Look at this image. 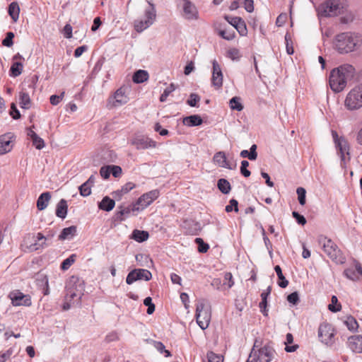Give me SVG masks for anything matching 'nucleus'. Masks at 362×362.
<instances>
[{
  "label": "nucleus",
  "mask_w": 362,
  "mask_h": 362,
  "mask_svg": "<svg viewBox=\"0 0 362 362\" xmlns=\"http://www.w3.org/2000/svg\"><path fill=\"white\" fill-rule=\"evenodd\" d=\"M355 74V68L349 64H342L332 69L329 77L330 88L334 93L342 91L347 83L354 78Z\"/></svg>",
  "instance_id": "f257e3e1"
},
{
  "label": "nucleus",
  "mask_w": 362,
  "mask_h": 362,
  "mask_svg": "<svg viewBox=\"0 0 362 362\" xmlns=\"http://www.w3.org/2000/svg\"><path fill=\"white\" fill-rule=\"evenodd\" d=\"M362 45V35L358 33L344 32L336 35L334 49L340 54H347L358 49Z\"/></svg>",
  "instance_id": "f03ea898"
},
{
  "label": "nucleus",
  "mask_w": 362,
  "mask_h": 362,
  "mask_svg": "<svg viewBox=\"0 0 362 362\" xmlns=\"http://www.w3.org/2000/svg\"><path fill=\"white\" fill-rule=\"evenodd\" d=\"M347 7L346 0H327L318 6L317 11L321 17H333L345 12Z\"/></svg>",
  "instance_id": "7ed1b4c3"
},
{
  "label": "nucleus",
  "mask_w": 362,
  "mask_h": 362,
  "mask_svg": "<svg viewBox=\"0 0 362 362\" xmlns=\"http://www.w3.org/2000/svg\"><path fill=\"white\" fill-rule=\"evenodd\" d=\"M317 242L325 253L336 264H343L346 258L337 245L330 238L320 235L318 237Z\"/></svg>",
  "instance_id": "20e7f679"
},
{
  "label": "nucleus",
  "mask_w": 362,
  "mask_h": 362,
  "mask_svg": "<svg viewBox=\"0 0 362 362\" xmlns=\"http://www.w3.org/2000/svg\"><path fill=\"white\" fill-rule=\"evenodd\" d=\"M257 339H255L253 347L250 351V357L255 362H271L274 358L276 351L272 345V342H267L260 346Z\"/></svg>",
  "instance_id": "39448f33"
},
{
  "label": "nucleus",
  "mask_w": 362,
  "mask_h": 362,
  "mask_svg": "<svg viewBox=\"0 0 362 362\" xmlns=\"http://www.w3.org/2000/svg\"><path fill=\"white\" fill-rule=\"evenodd\" d=\"M344 105L349 110H358L362 107V83L356 86L348 93Z\"/></svg>",
  "instance_id": "423d86ee"
},
{
  "label": "nucleus",
  "mask_w": 362,
  "mask_h": 362,
  "mask_svg": "<svg viewBox=\"0 0 362 362\" xmlns=\"http://www.w3.org/2000/svg\"><path fill=\"white\" fill-rule=\"evenodd\" d=\"M149 6L145 10L144 20H136L134 21V29L138 33H141L149 28L155 21L156 11L155 6L150 1H148Z\"/></svg>",
  "instance_id": "0eeeda50"
},
{
  "label": "nucleus",
  "mask_w": 362,
  "mask_h": 362,
  "mask_svg": "<svg viewBox=\"0 0 362 362\" xmlns=\"http://www.w3.org/2000/svg\"><path fill=\"white\" fill-rule=\"evenodd\" d=\"M66 294L65 298L67 301H71L76 298L79 300L83 295V286L78 278L71 276L68 284L66 286Z\"/></svg>",
  "instance_id": "6e6552de"
},
{
  "label": "nucleus",
  "mask_w": 362,
  "mask_h": 362,
  "mask_svg": "<svg viewBox=\"0 0 362 362\" xmlns=\"http://www.w3.org/2000/svg\"><path fill=\"white\" fill-rule=\"evenodd\" d=\"M206 305L203 300L199 301L196 305V320L198 325L205 329L209 327L211 320L210 310L205 308Z\"/></svg>",
  "instance_id": "1a4fd4ad"
},
{
  "label": "nucleus",
  "mask_w": 362,
  "mask_h": 362,
  "mask_svg": "<svg viewBox=\"0 0 362 362\" xmlns=\"http://www.w3.org/2000/svg\"><path fill=\"white\" fill-rule=\"evenodd\" d=\"M334 329L331 324L324 322L318 328V338L327 346H332L334 342Z\"/></svg>",
  "instance_id": "9d476101"
},
{
  "label": "nucleus",
  "mask_w": 362,
  "mask_h": 362,
  "mask_svg": "<svg viewBox=\"0 0 362 362\" xmlns=\"http://www.w3.org/2000/svg\"><path fill=\"white\" fill-rule=\"evenodd\" d=\"M152 278V274L150 271L145 269H134L132 270L127 276L126 282L131 285L138 280L149 281Z\"/></svg>",
  "instance_id": "9b49d317"
},
{
  "label": "nucleus",
  "mask_w": 362,
  "mask_h": 362,
  "mask_svg": "<svg viewBox=\"0 0 362 362\" xmlns=\"http://www.w3.org/2000/svg\"><path fill=\"white\" fill-rule=\"evenodd\" d=\"M8 296L13 306H30L32 304L30 296L23 293L19 290L11 291Z\"/></svg>",
  "instance_id": "f8f14e48"
},
{
  "label": "nucleus",
  "mask_w": 362,
  "mask_h": 362,
  "mask_svg": "<svg viewBox=\"0 0 362 362\" xmlns=\"http://www.w3.org/2000/svg\"><path fill=\"white\" fill-rule=\"evenodd\" d=\"M160 196V191L157 189L151 190L148 192L143 194L137 199L136 204L139 209L143 211L146 207L150 206L158 197Z\"/></svg>",
  "instance_id": "ddd939ff"
},
{
  "label": "nucleus",
  "mask_w": 362,
  "mask_h": 362,
  "mask_svg": "<svg viewBox=\"0 0 362 362\" xmlns=\"http://www.w3.org/2000/svg\"><path fill=\"white\" fill-rule=\"evenodd\" d=\"M128 97L125 94V88L120 87L108 99L107 105L117 107L122 105L128 102Z\"/></svg>",
  "instance_id": "4468645a"
},
{
  "label": "nucleus",
  "mask_w": 362,
  "mask_h": 362,
  "mask_svg": "<svg viewBox=\"0 0 362 362\" xmlns=\"http://www.w3.org/2000/svg\"><path fill=\"white\" fill-rule=\"evenodd\" d=\"M213 65V72L211 76V84L215 88L218 89L223 86V74L220 65L216 62V60H214L212 62Z\"/></svg>",
  "instance_id": "2eb2a0df"
},
{
  "label": "nucleus",
  "mask_w": 362,
  "mask_h": 362,
  "mask_svg": "<svg viewBox=\"0 0 362 362\" xmlns=\"http://www.w3.org/2000/svg\"><path fill=\"white\" fill-rule=\"evenodd\" d=\"M131 144L134 146L138 150L156 146V142L144 136H136L131 141Z\"/></svg>",
  "instance_id": "dca6fc26"
},
{
  "label": "nucleus",
  "mask_w": 362,
  "mask_h": 362,
  "mask_svg": "<svg viewBox=\"0 0 362 362\" xmlns=\"http://www.w3.org/2000/svg\"><path fill=\"white\" fill-rule=\"evenodd\" d=\"M185 18L188 20H195L198 18V11L195 6L189 0H182Z\"/></svg>",
  "instance_id": "f3484780"
},
{
  "label": "nucleus",
  "mask_w": 362,
  "mask_h": 362,
  "mask_svg": "<svg viewBox=\"0 0 362 362\" xmlns=\"http://www.w3.org/2000/svg\"><path fill=\"white\" fill-rule=\"evenodd\" d=\"M11 133L0 136V155L11 151L13 148Z\"/></svg>",
  "instance_id": "a211bd4d"
},
{
  "label": "nucleus",
  "mask_w": 362,
  "mask_h": 362,
  "mask_svg": "<svg viewBox=\"0 0 362 362\" xmlns=\"http://www.w3.org/2000/svg\"><path fill=\"white\" fill-rule=\"evenodd\" d=\"M348 346L353 352L362 353V335H354L349 337Z\"/></svg>",
  "instance_id": "6ab92c4d"
},
{
  "label": "nucleus",
  "mask_w": 362,
  "mask_h": 362,
  "mask_svg": "<svg viewBox=\"0 0 362 362\" xmlns=\"http://www.w3.org/2000/svg\"><path fill=\"white\" fill-rule=\"evenodd\" d=\"M213 160L219 167L230 170H233L236 168V164H235L234 166H231L230 163L227 161L226 154L223 151L216 153L213 157Z\"/></svg>",
  "instance_id": "aec40b11"
},
{
  "label": "nucleus",
  "mask_w": 362,
  "mask_h": 362,
  "mask_svg": "<svg viewBox=\"0 0 362 362\" xmlns=\"http://www.w3.org/2000/svg\"><path fill=\"white\" fill-rule=\"evenodd\" d=\"M335 146L341 161H344L345 154L349 155V146L347 141L344 137H341V139Z\"/></svg>",
  "instance_id": "412c9836"
},
{
  "label": "nucleus",
  "mask_w": 362,
  "mask_h": 362,
  "mask_svg": "<svg viewBox=\"0 0 362 362\" xmlns=\"http://www.w3.org/2000/svg\"><path fill=\"white\" fill-rule=\"evenodd\" d=\"M182 123L187 127H197L203 123L202 118L198 115H192L183 118Z\"/></svg>",
  "instance_id": "4be33fe9"
},
{
  "label": "nucleus",
  "mask_w": 362,
  "mask_h": 362,
  "mask_svg": "<svg viewBox=\"0 0 362 362\" xmlns=\"http://www.w3.org/2000/svg\"><path fill=\"white\" fill-rule=\"evenodd\" d=\"M55 233L52 231H49L45 236V241L42 242L41 243H35L34 244L30 245V250H37L39 249H42L51 245V240L54 236Z\"/></svg>",
  "instance_id": "5701e85b"
},
{
  "label": "nucleus",
  "mask_w": 362,
  "mask_h": 362,
  "mask_svg": "<svg viewBox=\"0 0 362 362\" xmlns=\"http://www.w3.org/2000/svg\"><path fill=\"white\" fill-rule=\"evenodd\" d=\"M51 199V193L45 192L42 193L37 200V208L40 211H42L47 208Z\"/></svg>",
  "instance_id": "b1692460"
},
{
  "label": "nucleus",
  "mask_w": 362,
  "mask_h": 362,
  "mask_svg": "<svg viewBox=\"0 0 362 362\" xmlns=\"http://www.w3.org/2000/svg\"><path fill=\"white\" fill-rule=\"evenodd\" d=\"M68 204L65 199H62L56 206V216L59 218L64 219L67 215Z\"/></svg>",
  "instance_id": "393cba45"
},
{
  "label": "nucleus",
  "mask_w": 362,
  "mask_h": 362,
  "mask_svg": "<svg viewBox=\"0 0 362 362\" xmlns=\"http://www.w3.org/2000/svg\"><path fill=\"white\" fill-rule=\"evenodd\" d=\"M37 286L40 287L45 296L49 293L48 278L45 274H39L36 279Z\"/></svg>",
  "instance_id": "a878e982"
},
{
  "label": "nucleus",
  "mask_w": 362,
  "mask_h": 362,
  "mask_svg": "<svg viewBox=\"0 0 362 362\" xmlns=\"http://www.w3.org/2000/svg\"><path fill=\"white\" fill-rule=\"evenodd\" d=\"M115 205L114 199L105 196L103 198L102 201L98 203V208L105 211H110L113 209Z\"/></svg>",
  "instance_id": "bb28decb"
},
{
  "label": "nucleus",
  "mask_w": 362,
  "mask_h": 362,
  "mask_svg": "<svg viewBox=\"0 0 362 362\" xmlns=\"http://www.w3.org/2000/svg\"><path fill=\"white\" fill-rule=\"evenodd\" d=\"M77 228L75 226H71L64 228L60 235H59V240H69L71 239L76 235Z\"/></svg>",
  "instance_id": "cd10ccee"
},
{
  "label": "nucleus",
  "mask_w": 362,
  "mask_h": 362,
  "mask_svg": "<svg viewBox=\"0 0 362 362\" xmlns=\"http://www.w3.org/2000/svg\"><path fill=\"white\" fill-rule=\"evenodd\" d=\"M149 234L148 231L135 229L131 234V238L138 243H143L148 240Z\"/></svg>",
  "instance_id": "c85d7f7f"
},
{
  "label": "nucleus",
  "mask_w": 362,
  "mask_h": 362,
  "mask_svg": "<svg viewBox=\"0 0 362 362\" xmlns=\"http://www.w3.org/2000/svg\"><path fill=\"white\" fill-rule=\"evenodd\" d=\"M19 105L23 109L28 110L31 107V100L28 93L22 90L19 93Z\"/></svg>",
  "instance_id": "c756f323"
},
{
  "label": "nucleus",
  "mask_w": 362,
  "mask_h": 362,
  "mask_svg": "<svg viewBox=\"0 0 362 362\" xmlns=\"http://www.w3.org/2000/svg\"><path fill=\"white\" fill-rule=\"evenodd\" d=\"M149 75L147 71L139 69L134 72L132 80L135 83H141L148 79Z\"/></svg>",
  "instance_id": "7c9ffc66"
},
{
  "label": "nucleus",
  "mask_w": 362,
  "mask_h": 362,
  "mask_svg": "<svg viewBox=\"0 0 362 362\" xmlns=\"http://www.w3.org/2000/svg\"><path fill=\"white\" fill-rule=\"evenodd\" d=\"M8 13L11 18H12V20L14 22H16L19 18L20 13V7L18 6V4L16 1L11 3L8 5Z\"/></svg>",
  "instance_id": "2f4dec72"
},
{
  "label": "nucleus",
  "mask_w": 362,
  "mask_h": 362,
  "mask_svg": "<svg viewBox=\"0 0 362 362\" xmlns=\"http://www.w3.org/2000/svg\"><path fill=\"white\" fill-rule=\"evenodd\" d=\"M118 209H122L126 218L129 217L132 213L134 215L135 213L141 211L138 204H136V202L132 203L127 206L121 205L118 206Z\"/></svg>",
  "instance_id": "473e14b6"
},
{
  "label": "nucleus",
  "mask_w": 362,
  "mask_h": 362,
  "mask_svg": "<svg viewBox=\"0 0 362 362\" xmlns=\"http://www.w3.org/2000/svg\"><path fill=\"white\" fill-rule=\"evenodd\" d=\"M274 270L276 273V275L278 276V285L281 288H286L288 285V281L286 279V277L284 276L282 273L281 268L279 265H276L274 267Z\"/></svg>",
  "instance_id": "72a5a7b5"
},
{
  "label": "nucleus",
  "mask_w": 362,
  "mask_h": 362,
  "mask_svg": "<svg viewBox=\"0 0 362 362\" xmlns=\"http://www.w3.org/2000/svg\"><path fill=\"white\" fill-rule=\"evenodd\" d=\"M23 69V65L20 62H15L12 64L10 70H9V75L11 77H17L20 76Z\"/></svg>",
  "instance_id": "f704fd0d"
},
{
  "label": "nucleus",
  "mask_w": 362,
  "mask_h": 362,
  "mask_svg": "<svg viewBox=\"0 0 362 362\" xmlns=\"http://www.w3.org/2000/svg\"><path fill=\"white\" fill-rule=\"evenodd\" d=\"M217 187L218 189L224 194H228L231 189L230 182L224 178H221L218 180Z\"/></svg>",
  "instance_id": "c9c22d12"
},
{
  "label": "nucleus",
  "mask_w": 362,
  "mask_h": 362,
  "mask_svg": "<svg viewBox=\"0 0 362 362\" xmlns=\"http://www.w3.org/2000/svg\"><path fill=\"white\" fill-rule=\"evenodd\" d=\"M77 257L76 254H72L66 259H64L61 263L60 269L63 271H66L75 262Z\"/></svg>",
  "instance_id": "e433bc0d"
},
{
  "label": "nucleus",
  "mask_w": 362,
  "mask_h": 362,
  "mask_svg": "<svg viewBox=\"0 0 362 362\" xmlns=\"http://www.w3.org/2000/svg\"><path fill=\"white\" fill-rule=\"evenodd\" d=\"M230 107L232 110L241 111L243 110L244 107L240 102V98L239 97H233L229 101Z\"/></svg>",
  "instance_id": "4c0bfd02"
},
{
  "label": "nucleus",
  "mask_w": 362,
  "mask_h": 362,
  "mask_svg": "<svg viewBox=\"0 0 362 362\" xmlns=\"http://www.w3.org/2000/svg\"><path fill=\"white\" fill-rule=\"evenodd\" d=\"M344 323L346 325L348 329L351 332L356 331L358 327V325L356 320L352 316L348 317L346 320L344 321Z\"/></svg>",
  "instance_id": "58836bf2"
},
{
  "label": "nucleus",
  "mask_w": 362,
  "mask_h": 362,
  "mask_svg": "<svg viewBox=\"0 0 362 362\" xmlns=\"http://www.w3.org/2000/svg\"><path fill=\"white\" fill-rule=\"evenodd\" d=\"M328 309L332 313H337L341 310V305L338 303L337 296H332L331 303L328 305Z\"/></svg>",
  "instance_id": "ea45409f"
},
{
  "label": "nucleus",
  "mask_w": 362,
  "mask_h": 362,
  "mask_svg": "<svg viewBox=\"0 0 362 362\" xmlns=\"http://www.w3.org/2000/svg\"><path fill=\"white\" fill-rule=\"evenodd\" d=\"M194 243L197 245L198 251L201 253H205L209 249V244L206 243L201 238H196Z\"/></svg>",
  "instance_id": "a19ab883"
},
{
  "label": "nucleus",
  "mask_w": 362,
  "mask_h": 362,
  "mask_svg": "<svg viewBox=\"0 0 362 362\" xmlns=\"http://www.w3.org/2000/svg\"><path fill=\"white\" fill-rule=\"evenodd\" d=\"M235 29L241 36H246L247 34V29L245 22L243 20L242 18H240V21L238 22Z\"/></svg>",
  "instance_id": "79ce46f5"
},
{
  "label": "nucleus",
  "mask_w": 362,
  "mask_h": 362,
  "mask_svg": "<svg viewBox=\"0 0 362 362\" xmlns=\"http://www.w3.org/2000/svg\"><path fill=\"white\" fill-rule=\"evenodd\" d=\"M286 49L288 54L291 55L294 52L293 41L291 35L286 33L285 35Z\"/></svg>",
  "instance_id": "37998d69"
},
{
  "label": "nucleus",
  "mask_w": 362,
  "mask_h": 362,
  "mask_svg": "<svg viewBox=\"0 0 362 362\" xmlns=\"http://www.w3.org/2000/svg\"><path fill=\"white\" fill-rule=\"evenodd\" d=\"M91 186L85 182L78 187L79 193L82 197H88L91 194Z\"/></svg>",
  "instance_id": "c03bdc74"
},
{
  "label": "nucleus",
  "mask_w": 362,
  "mask_h": 362,
  "mask_svg": "<svg viewBox=\"0 0 362 362\" xmlns=\"http://www.w3.org/2000/svg\"><path fill=\"white\" fill-rule=\"evenodd\" d=\"M176 86L174 83H170L169 86H168L163 91V93L160 96V101L165 102L167 100V98L169 95L175 90Z\"/></svg>",
  "instance_id": "a18cd8bd"
},
{
  "label": "nucleus",
  "mask_w": 362,
  "mask_h": 362,
  "mask_svg": "<svg viewBox=\"0 0 362 362\" xmlns=\"http://www.w3.org/2000/svg\"><path fill=\"white\" fill-rule=\"evenodd\" d=\"M296 193L298 194V199L299 204L302 206L305 204L306 202V191L303 187H298L296 189Z\"/></svg>",
  "instance_id": "49530a36"
},
{
  "label": "nucleus",
  "mask_w": 362,
  "mask_h": 362,
  "mask_svg": "<svg viewBox=\"0 0 362 362\" xmlns=\"http://www.w3.org/2000/svg\"><path fill=\"white\" fill-rule=\"evenodd\" d=\"M218 35L223 39L226 40H232L235 37V33L233 30H221L218 32Z\"/></svg>",
  "instance_id": "de8ad7c7"
},
{
  "label": "nucleus",
  "mask_w": 362,
  "mask_h": 362,
  "mask_svg": "<svg viewBox=\"0 0 362 362\" xmlns=\"http://www.w3.org/2000/svg\"><path fill=\"white\" fill-rule=\"evenodd\" d=\"M227 55L233 61H238L241 57L240 52L237 48H230L227 52Z\"/></svg>",
  "instance_id": "09e8293b"
},
{
  "label": "nucleus",
  "mask_w": 362,
  "mask_h": 362,
  "mask_svg": "<svg viewBox=\"0 0 362 362\" xmlns=\"http://www.w3.org/2000/svg\"><path fill=\"white\" fill-rule=\"evenodd\" d=\"M344 276L352 281H356L358 280V276L356 272L353 268H347L344 271Z\"/></svg>",
  "instance_id": "8fccbe9b"
},
{
  "label": "nucleus",
  "mask_w": 362,
  "mask_h": 362,
  "mask_svg": "<svg viewBox=\"0 0 362 362\" xmlns=\"http://www.w3.org/2000/svg\"><path fill=\"white\" fill-rule=\"evenodd\" d=\"M15 35L13 32H8L5 38L2 40V45L7 47H11L13 45V38Z\"/></svg>",
  "instance_id": "3c124183"
},
{
  "label": "nucleus",
  "mask_w": 362,
  "mask_h": 362,
  "mask_svg": "<svg viewBox=\"0 0 362 362\" xmlns=\"http://www.w3.org/2000/svg\"><path fill=\"white\" fill-rule=\"evenodd\" d=\"M144 305L147 306V310L146 313L148 315H151L155 311L156 306L152 302V298L151 297H146L144 300Z\"/></svg>",
  "instance_id": "603ef678"
},
{
  "label": "nucleus",
  "mask_w": 362,
  "mask_h": 362,
  "mask_svg": "<svg viewBox=\"0 0 362 362\" xmlns=\"http://www.w3.org/2000/svg\"><path fill=\"white\" fill-rule=\"evenodd\" d=\"M208 362H223V357L222 355L216 354L213 351L207 353Z\"/></svg>",
  "instance_id": "864d4df0"
},
{
  "label": "nucleus",
  "mask_w": 362,
  "mask_h": 362,
  "mask_svg": "<svg viewBox=\"0 0 362 362\" xmlns=\"http://www.w3.org/2000/svg\"><path fill=\"white\" fill-rule=\"evenodd\" d=\"M226 212H231L234 211L235 212L238 211V202L236 199H232L229 202V204L226 206Z\"/></svg>",
  "instance_id": "5fc2aeb1"
},
{
  "label": "nucleus",
  "mask_w": 362,
  "mask_h": 362,
  "mask_svg": "<svg viewBox=\"0 0 362 362\" xmlns=\"http://www.w3.org/2000/svg\"><path fill=\"white\" fill-rule=\"evenodd\" d=\"M249 165V162L246 160H243L241 162L240 173L245 177H248L251 175L250 171L247 170Z\"/></svg>",
  "instance_id": "6e6d98bb"
},
{
  "label": "nucleus",
  "mask_w": 362,
  "mask_h": 362,
  "mask_svg": "<svg viewBox=\"0 0 362 362\" xmlns=\"http://www.w3.org/2000/svg\"><path fill=\"white\" fill-rule=\"evenodd\" d=\"M200 100V97L196 93H191L187 103L191 107H197V103Z\"/></svg>",
  "instance_id": "4d7b16f0"
},
{
  "label": "nucleus",
  "mask_w": 362,
  "mask_h": 362,
  "mask_svg": "<svg viewBox=\"0 0 362 362\" xmlns=\"http://www.w3.org/2000/svg\"><path fill=\"white\" fill-rule=\"evenodd\" d=\"M287 300L293 305H297L300 301L298 293L297 291H294L288 295Z\"/></svg>",
  "instance_id": "13d9d810"
},
{
  "label": "nucleus",
  "mask_w": 362,
  "mask_h": 362,
  "mask_svg": "<svg viewBox=\"0 0 362 362\" xmlns=\"http://www.w3.org/2000/svg\"><path fill=\"white\" fill-rule=\"evenodd\" d=\"M33 145L38 150H40L45 147V141L38 135L33 139Z\"/></svg>",
  "instance_id": "bf43d9fd"
},
{
  "label": "nucleus",
  "mask_w": 362,
  "mask_h": 362,
  "mask_svg": "<svg viewBox=\"0 0 362 362\" xmlns=\"http://www.w3.org/2000/svg\"><path fill=\"white\" fill-rule=\"evenodd\" d=\"M241 4L248 13H252L254 11V0H241Z\"/></svg>",
  "instance_id": "052dcab7"
},
{
  "label": "nucleus",
  "mask_w": 362,
  "mask_h": 362,
  "mask_svg": "<svg viewBox=\"0 0 362 362\" xmlns=\"http://www.w3.org/2000/svg\"><path fill=\"white\" fill-rule=\"evenodd\" d=\"M292 216L299 225L304 226L307 222L304 216L300 214L297 211H293Z\"/></svg>",
  "instance_id": "680f3d73"
},
{
  "label": "nucleus",
  "mask_w": 362,
  "mask_h": 362,
  "mask_svg": "<svg viewBox=\"0 0 362 362\" xmlns=\"http://www.w3.org/2000/svg\"><path fill=\"white\" fill-rule=\"evenodd\" d=\"M10 115L14 119H18L21 117V113L18 110L15 103H12L11 105Z\"/></svg>",
  "instance_id": "e2e57ef3"
},
{
  "label": "nucleus",
  "mask_w": 362,
  "mask_h": 362,
  "mask_svg": "<svg viewBox=\"0 0 362 362\" xmlns=\"http://www.w3.org/2000/svg\"><path fill=\"white\" fill-rule=\"evenodd\" d=\"M110 165L103 166L100 170V174L103 179H108L111 174Z\"/></svg>",
  "instance_id": "0e129e2a"
},
{
  "label": "nucleus",
  "mask_w": 362,
  "mask_h": 362,
  "mask_svg": "<svg viewBox=\"0 0 362 362\" xmlns=\"http://www.w3.org/2000/svg\"><path fill=\"white\" fill-rule=\"evenodd\" d=\"M64 95V92H62L59 95H51L50 98H49L50 103L53 105H58L60 103V101L62 100Z\"/></svg>",
  "instance_id": "69168bd1"
},
{
  "label": "nucleus",
  "mask_w": 362,
  "mask_h": 362,
  "mask_svg": "<svg viewBox=\"0 0 362 362\" xmlns=\"http://www.w3.org/2000/svg\"><path fill=\"white\" fill-rule=\"evenodd\" d=\"M118 339H119V336H118L117 332H112L106 335L105 341L107 343H110L112 341H117Z\"/></svg>",
  "instance_id": "338daca9"
},
{
  "label": "nucleus",
  "mask_w": 362,
  "mask_h": 362,
  "mask_svg": "<svg viewBox=\"0 0 362 362\" xmlns=\"http://www.w3.org/2000/svg\"><path fill=\"white\" fill-rule=\"evenodd\" d=\"M136 187L135 184H134L133 182H129L127 183H126L125 185H124L121 189H120V192L127 194L128 193L129 191H131L132 189H133L134 187Z\"/></svg>",
  "instance_id": "774afa93"
}]
</instances>
